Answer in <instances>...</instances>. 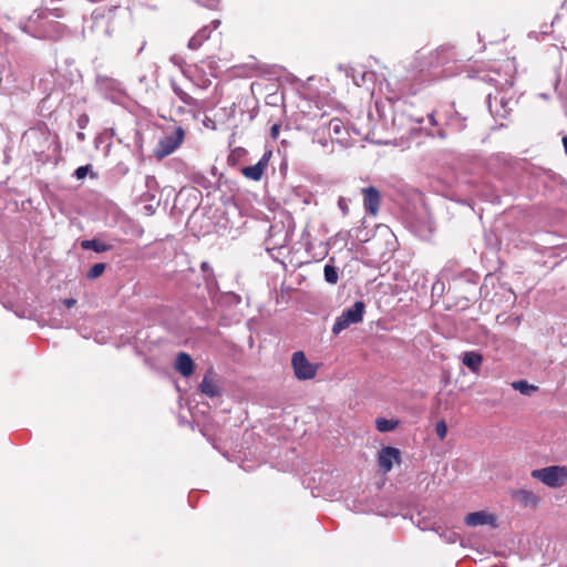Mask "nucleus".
Segmentation results:
<instances>
[{
    "instance_id": "obj_1",
    "label": "nucleus",
    "mask_w": 567,
    "mask_h": 567,
    "mask_svg": "<svg viewBox=\"0 0 567 567\" xmlns=\"http://www.w3.org/2000/svg\"><path fill=\"white\" fill-rule=\"evenodd\" d=\"M441 51L434 50L429 53H419L412 64V71L404 76H395L385 83V97L392 103V124L398 133L404 136H412L422 131L420 124L424 122L422 115L414 113V106L404 99L415 95L426 82L439 79L434 73H441Z\"/></svg>"
},
{
    "instance_id": "obj_2",
    "label": "nucleus",
    "mask_w": 567,
    "mask_h": 567,
    "mask_svg": "<svg viewBox=\"0 0 567 567\" xmlns=\"http://www.w3.org/2000/svg\"><path fill=\"white\" fill-rule=\"evenodd\" d=\"M532 477L540 481L548 487L558 488L567 483V467L550 465L543 468L533 470Z\"/></svg>"
},
{
    "instance_id": "obj_3",
    "label": "nucleus",
    "mask_w": 567,
    "mask_h": 567,
    "mask_svg": "<svg viewBox=\"0 0 567 567\" xmlns=\"http://www.w3.org/2000/svg\"><path fill=\"white\" fill-rule=\"evenodd\" d=\"M185 131L182 126H175L172 133H166L157 143L154 156L157 161L173 154L184 142Z\"/></svg>"
},
{
    "instance_id": "obj_4",
    "label": "nucleus",
    "mask_w": 567,
    "mask_h": 567,
    "mask_svg": "<svg viewBox=\"0 0 567 567\" xmlns=\"http://www.w3.org/2000/svg\"><path fill=\"white\" fill-rule=\"evenodd\" d=\"M365 305L363 301H355L351 307L344 309L340 316L336 318L332 327V333L339 334L353 323H359L363 319Z\"/></svg>"
},
{
    "instance_id": "obj_5",
    "label": "nucleus",
    "mask_w": 567,
    "mask_h": 567,
    "mask_svg": "<svg viewBox=\"0 0 567 567\" xmlns=\"http://www.w3.org/2000/svg\"><path fill=\"white\" fill-rule=\"evenodd\" d=\"M34 14H41L37 21V29H39L38 39L55 40L61 37L64 25L51 18V12L48 9L35 10Z\"/></svg>"
},
{
    "instance_id": "obj_6",
    "label": "nucleus",
    "mask_w": 567,
    "mask_h": 567,
    "mask_svg": "<svg viewBox=\"0 0 567 567\" xmlns=\"http://www.w3.org/2000/svg\"><path fill=\"white\" fill-rule=\"evenodd\" d=\"M95 83L97 90L104 97L113 103H120L126 96V92L121 82L113 78L99 74L95 79Z\"/></svg>"
},
{
    "instance_id": "obj_7",
    "label": "nucleus",
    "mask_w": 567,
    "mask_h": 567,
    "mask_svg": "<svg viewBox=\"0 0 567 567\" xmlns=\"http://www.w3.org/2000/svg\"><path fill=\"white\" fill-rule=\"evenodd\" d=\"M295 375L300 381L311 380L317 374V365L310 363L303 351H296L291 358Z\"/></svg>"
},
{
    "instance_id": "obj_8",
    "label": "nucleus",
    "mask_w": 567,
    "mask_h": 567,
    "mask_svg": "<svg viewBox=\"0 0 567 567\" xmlns=\"http://www.w3.org/2000/svg\"><path fill=\"white\" fill-rule=\"evenodd\" d=\"M437 51L442 53L440 54L441 73H434V76H452L455 74V64L460 61L455 48L452 45H442L437 48Z\"/></svg>"
},
{
    "instance_id": "obj_9",
    "label": "nucleus",
    "mask_w": 567,
    "mask_h": 567,
    "mask_svg": "<svg viewBox=\"0 0 567 567\" xmlns=\"http://www.w3.org/2000/svg\"><path fill=\"white\" fill-rule=\"evenodd\" d=\"M402 462L401 451L394 446H384L379 452L378 464L380 468L388 473L392 470L393 463Z\"/></svg>"
},
{
    "instance_id": "obj_10",
    "label": "nucleus",
    "mask_w": 567,
    "mask_h": 567,
    "mask_svg": "<svg viewBox=\"0 0 567 567\" xmlns=\"http://www.w3.org/2000/svg\"><path fill=\"white\" fill-rule=\"evenodd\" d=\"M271 156L272 152L266 151L255 165L243 167L241 174L248 179L259 182L262 178L264 172L267 168Z\"/></svg>"
},
{
    "instance_id": "obj_11",
    "label": "nucleus",
    "mask_w": 567,
    "mask_h": 567,
    "mask_svg": "<svg viewBox=\"0 0 567 567\" xmlns=\"http://www.w3.org/2000/svg\"><path fill=\"white\" fill-rule=\"evenodd\" d=\"M290 240V235L284 225L280 227L271 226L269 229V237L267 244L268 249H281L285 248Z\"/></svg>"
},
{
    "instance_id": "obj_12",
    "label": "nucleus",
    "mask_w": 567,
    "mask_h": 567,
    "mask_svg": "<svg viewBox=\"0 0 567 567\" xmlns=\"http://www.w3.org/2000/svg\"><path fill=\"white\" fill-rule=\"evenodd\" d=\"M362 192L364 196L363 205L365 212L370 215H377L381 202L380 192L374 186L363 188Z\"/></svg>"
},
{
    "instance_id": "obj_13",
    "label": "nucleus",
    "mask_w": 567,
    "mask_h": 567,
    "mask_svg": "<svg viewBox=\"0 0 567 567\" xmlns=\"http://www.w3.org/2000/svg\"><path fill=\"white\" fill-rule=\"evenodd\" d=\"M467 117L463 116L460 112L454 109V104L451 106V110L446 112L445 115V124L446 128L452 132H462L467 126L466 124Z\"/></svg>"
},
{
    "instance_id": "obj_14",
    "label": "nucleus",
    "mask_w": 567,
    "mask_h": 567,
    "mask_svg": "<svg viewBox=\"0 0 567 567\" xmlns=\"http://www.w3.org/2000/svg\"><path fill=\"white\" fill-rule=\"evenodd\" d=\"M467 526H483V525H492L496 526V517L493 514H488L484 511L473 512L465 516L464 519Z\"/></svg>"
},
{
    "instance_id": "obj_15",
    "label": "nucleus",
    "mask_w": 567,
    "mask_h": 567,
    "mask_svg": "<svg viewBox=\"0 0 567 567\" xmlns=\"http://www.w3.org/2000/svg\"><path fill=\"white\" fill-rule=\"evenodd\" d=\"M450 279L456 287H461L463 284L475 288L480 281V275L471 269H464L458 274H453Z\"/></svg>"
},
{
    "instance_id": "obj_16",
    "label": "nucleus",
    "mask_w": 567,
    "mask_h": 567,
    "mask_svg": "<svg viewBox=\"0 0 567 567\" xmlns=\"http://www.w3.org/2000/svg\"><path fill=\"white\" fill-rule=\"evenodd\" d=\"M80 246L83 250H93L97 254L111 251L114 248L113 244L103 240L100 236L92 239H84L80 243Z\"/></svg>"
},
{
    "instance_id": "obj_17",
    "label": "nucleus",
    "mask_w": 567,
    "mask_h": 567,
    "mask_svg": "<svg viewBox=\"0 0 567 567\" xmlns=\"http://www.w3.org/2000/svg\"><path fill=\"white\" fill-rule=\"evenodd\" d=\"M339 69L344 71L346 76L350 78L357 86H362L367 82V79L372 80V76H373L372 72L358 70L350 65H341L340 64Z\"/></svg>"
},
{
    "instance_id": "obj_18",
    "label": "nucleus",
    "mask_w": 567,
    "mask_h": 567,
    "mask_svg": "<svg viewBox=\"0 0 567 567\" xmlns=\"http://www.w3.org/2000/svg\"><path fill=\"white\" fill-rule=\"evenodd\" d=\"M199 391L209 399L219 398L221 395L220 388L212 379V371H208L199 383Z\"/></svg>"
},
{
    "instance_id": "obj_19",
    "label": "nucleus",
    "mask_w": 567,
    "mask_h": 567,
    "mask_svg": "<svg viewBox=\"0 0 567 567\" xmlns=\"http://www.w3.org/2000/svg\"><path fill=\"white\" fill-rule=\"evenodd\" d=\"M494 102L499 106V107H496V110H494L493 107V102H492V96L491 94L488 95V109H489V112L492 114H495L496 116H499L502 118H506L511 111H512V107L509 106V103H511V99H506L504 95L502 96H495L494 97Z\"/></svg>"
},
{
    "instance_id": "obj_20",
    "label": "nucleus",
    "mask_w": 567,
    "mask_h": 567,
    "mask_svg": "<svg viewBox=\"0 0 567 567\" xmlns=\"http://www.w3.org/2000/svg\"><path fill=\"white\" fill-rule=\"evenodd\" d=\"M462 363L472 373H478L483 363V355L477 351H465L462 354Z\"/></svg>"
},
{
    "instance_id": "obj_21",
    "label": "nucleus",
    "mask_w": 567,
    "mask_h": 567,
    "mask_svg": "<svg viewBox=\"0 0 567 567\" xmlns=\"http://www.w3.org/2000/svg\"><path fill=\"white\" fill-rule=\"evenodd\" d=\"M175 369L183 377H190L194 372V361L186 352H179L175 361Z\"/></svg>"
},
{
    "instance_id": "obj_22",
    "label": "nucleus",
    "mask_w": 567,
    "mask_h": 567,
    "mask_svg": "<svg viewBox=\"0 0 567 567\" xmlns=\"http://www.w3.org/2000/svg\"><path fill=\"white\" fill-rule=\"evenodd\" d=\"M210 25L203 27L189 39L187 48L189 50H198L210 38Z\"/></svg>"
},
{
    "instance_id": "obj_23",
    "label": "nucleus",
    "mask_w": 567,
    "mask_h": 567,
    "mask_svg": "<svg viewBox=\"0 0 567 567\" xmlns=\"http://www.w3.org/2000/svg\"><path fill=\"white\" fill-rule=\"evenodd\" d=\"M513 497L522 503L524 506H535L538 504L539 498L532 491L518 489L513 493Z\"/></svg>"
},
{
    "instance_id": "obj_24",
    "label": "nucleus",
    "mask_w": 567,
    "mask_h": 567,
    "mask_svg": "<svg viewBox=\"0 0 567 567\" xmlns=\"http://www.w3.org/2000/svg\"><path fill=\"white\" fill-rule=\"evenodd\" d=\"M39 17L42 18L43 16L34 14L33 12L27 21L20 22L19 28L21 29V31L38 39L37 32L39 31V29H37V21H39Z\"/></svg>"
},
{
    "instance_id": "obj_25",
    "label": "nucleus",
    "mask_w": 567,
    "mask_h": 567,
    "mask_svg": "<svg viewBox=\"0 0 567 567\" xmlns=\"http://www.w3.org/2000/svg\"><path fill=\"white\" fill-rule=\"evenodd\" d=\"M150 338V333L147 329H140L133 336V344L136 354L144 355V343Z\"/></svg>"
},
{
    "instance_id": "obj_26",
    "label": "nucleus",
    "mask_w": 567,
    "mask_h": 567,
    "mask_svg": "<svg viewBox=\"0 0 567 567\" xmlns=\"http://www.w3.org/2000/svg\"><path fill=\"white\" fill-rule=\"evenodd\" d=\"M398 425L399 421L396 420H389L385 417H378L375 420V429L381 433L391 432L395 430Z\"/></svg>"
},
{
    "instance_id": "obj_27",
    "label": "nucleus",
    "mask_w": 567,
    "mask_h": 567,
    "mask_svg": "<svg viewBox=\"0 0 567 567\" xmlns=\"http://www.w3.org/2000/svg\"><path fill=\"white\" fill-rule=\"evenodd\" d=\"M514 390L519 391L523 395H532L535 391H537V386L529 384L526 380H517L512 383Z\"/></svg>"
},
{
    "instance_id": "obj_28",
    "label": "nucleus",
    "mask_w": 567,
    "mask_h": 567,
    "mask_svg": "<svg viewBox=\"0 0 567 567\" xmlns=\"http://www.w3.org/2000/svg\"><path fill=\"white\" fill-rule=\"evenodd\" d=\"M346 126L343 124V122L339 118H332L330 120L328 126H327V131H328V134L330 137H339L342 132H346Z\"/></svg>"
},
{
    "instance_id": "obj_29",
    "label": "nucleus",
    "mask_w": 567,
    "mask_h": 567,
    "mask_svg": "<svg viewBox=\"0 0 567 567\" xmlns=\"http://www.w3.org/2000/svg\"><path fill=\"white\" fill-rule=\"evenodd\" d=\"M202 271L204 274V279L206 281V286L208 290L210 291L216 286V279L214 276L213 268L207 261H203L200 265Z\"/></svg>"
},
{
    "instance_id": "obj_30",
    "label": "nucleus",
    "mask_w": 567,
    "mask_h": 567,
    "mask_svg": "<svg viewBox=\"0 0 567 567\" xmlns=\"http://www.w3.org/2000/svg\"><path fill=\"white\" fill-rule=\"evenodd\" d=\"M172 90L176 96L186 105H193L195 100L188 93H186L181 86H178L175 82H172Z\"/></svg>"
},
{
    "instance_id": "obj_31",
    "label": "nucleus",
    "mask_w": 567,
    "mask_h": 567,
    "mask_svg": "<svg viewBox=\"0 0 567 567\" xmlns=\"http://www.w3.org/2000/svg\"><path fill=\"white\" fill-rule=\"evenodd\" d=\"M90 174L91 178H96L97 174L95 172H93L92 169V165L91 164H86V165H83V166H79L74 172H73V176L76 178V179H83L85 178L87 175Z\"/></svg>"
},
{
    "instance_id": "obj_32",
    "label": "nucleus",
    "mask_w": 567,
    "mask_h": 567,
    "mask_svg": "<svg viewBox=\"0 0 567 567\" xmlns=\"http://www.w3.org/2000/svg\"><path fill=\"white\" fill-rule=\"evenodd\" d=\"M323 276L324 280L328 284L334 285L338 282L339 276H338V268L327 264L323 268Z\"/></svg>"
},
{
    "instance_id": "obj_33",
    "label": "nucleus",
    "mask_w": 567,
    "mask_h": 567,
    "mask_svg": "<svg viewBox=\"0 0 567 567\" xmlns=\"http://www.w3.org/2000/svg\"><path fill=\"white\" fill-rule=\"evenodd\" d=\"M106 269V265L104 262L94 264L86 272V278L90 280L97 279Z\"/></svg>"
},
{
    "instance_id": "obj_34",
    "label": "nucleus",
    "mask_w": 567,
    "mask_h": 567,
    "mask_svg": "<svg viewBox=\"0 0 567 567\" xmlns=\"http://www.w3.org/2000/svg\"><path fill=\"white\" fill-rule=\"evenodd\" d=\"M130 172V167L126 163L124 162H118L113 168H112V173L113 175L117 176V177H124L125 175H127Z\"/></svg>"
},
{
    "instance_id": "obj_35",
    "label": "nucleus",
    "mask_w": 567,
    "mask_h": 567,
    "mask_svg": "<svg viewBox=\"0 0 567 567\" xmlns=\"http://www.w3.org/2000/svg\"><path fill=\"white\" fill-rule=\"evenodd\" d=\"M135 153L143 158V136L141 132L136 131L134 136Z\"/></svg>"
},
{
    "instance_id": "obj_36",
    "label": "nucleus",
    "mask_w": 567,
    "mask_h": 567,
    "mask_svg": "<svg viewBox=\"0 0 567 567\" xmlns=\"http://www.w3.org/2000/svg\"><path fill=\"white\" fill-rule=\"evenodd\" d=\"M145 186L147 188L146 190L157 192L158 183H157L155 176L146 175V177H145Z\"/></svg>"
},
{
    "instance_id": "obj_37",
    "label": "nucleus",
    "mask_w": 567,
    "mask_h": 567,
    "mask_svg": "<svg viewBox=\"0 0 567 567\" xmlns=\"http://www.w3.org/2000/svg\"><path fill=\"white\" fill-rule=\"evenodd\" d=\"M202 7L209 10H217L219 8V0H195Z\"/></svg>"
},
{
    "instance_id": "obj_38",
    "label": "nucleus",
    "mask_w": 567,
    "mask_h": 567,
    "mask_svg": "<svg viewBox=\"0 0 567 567\" xmlns=\"http://www.w3.org/2000/svg\"><path fill=\"white\" fill-rule=\"evenodd\" d=\"M435 433L441 440H443L446 436L447 425L444 420H441L440 422L436 423Z\"/></svg>"
},
{
    "instance_id": "obj_39",
    "label": "nucleus",
    "mask_w": 567,
    "mask_h": 567,
    "mask_svg": "<svg viewBox=\"0 0 567 567\" xmlns=\"http://www.w3.org/2000/svg\"><path fill=\"white\" fill-rule=\"evenodd\" d=\"M89 122H90L89 115L85 113L81 114L76 120L78 126L81 130H84L87 126Z\"/></svg>"
},
{
    "instance_id": "obj_40",
    "label": "nucleus",
    "mask_w": 567,
    "mask_h": 567,
    "mask_svg": "<svg viewBox=\"0 0 567 567\" xmlns=\"http://www.w3.org/2000/svg\"><path fill=\"white\" fill-rule=\"evenodd\" d=\"M338 207L344 216L349 214L348 200L344 197H339Z\"/></svg>"
},
{
    "instance_id": "obj_41",
    "label": "nucleus",
    "mask_w": 567,
    "mask_h": 567,
    "mask_svg": "<svg viewBox=\"0 0 567 567\" xmlns=\"http://www.w3.org/2000/svg\"><path fill=\"white\" fill-rule=\"evenodd\" d=\"M169 61L178 66L179 69L183 68V65L185 64V60L183 56L178 55V54H173L171 58H169Z\"/></svg>"
},
{
    "instance_id": "obj_42",
    "label": "nucleus",
    "mask_w": 567,
    "mask_h": 567,
    "mask_svg": "<svg viewBox=\"0 0 567 567\" xmlns=\"http://www.w3.org/2000/svg\"><path fill=\"white\" fill-rule=\"evenodd\" d=\"M447 130L446 126L445 127H440L436 133H427V135H431V136H437L441 140H446L447 136H449V133H447Z\"/></svg>"
},
{
    "instance_id": "obj_43",
    "label": "nucleus",
    "mask_w": 567,
    "mask_h": 567,
    "mask_svg": "<svg viewBox=\"0 0 567 567\" xmlns=\"http://www.w3.org/2000/svg\"><path fill=\"white\" fill-rule=\"evenodd\" d=\"M155 193L156 192L146 190L142 194L141 198L143 202H152L156 197Z\"/></svg>"
},
{
    "instance_id": "obj_44",
    "label": "nucleus",
    "mask_w": 567,
    "mask_h": 567,
    "mask_svg": "<svg viewBox=\"0 0 567 567\" xmlns=\"http://www.w3.org/2000/svg\"><path fill=\"white\" fill-rule=\"evenodd\" d=\"M427 120L432 126H439V122L435 116V112H431L427 114Z\"/></svg>"
},
{
    "instance_id": "obj_45",
    "label": "nucleus",
    "mask_w": 567,
    "mask_h": 567,
    "mask_svg": "<svg viewBox=\"0 0 567 567\" xmlns=\"http://www.w3.org/2000/svg\"><path fill=\"white\" fill-rule=\"evenodd\" d=\"M62 302L66 308H72L76 305L78 301L75 298H66Z\"/></svg>"
},
{
    "instance_id": "obj_46",
    "label": "nucleus",
    "mask_w": 567,
    "mask_h": 567,
    "mask_svg": "<svg viewBox=\"0 0 567 567\" xmlns=\"http://www.w3.org/2000/svg\"><path fill=\"white\" fill-rule=\"evenodd\" d=\"M144 363L150 369H156L155 362H154V360L152 358L145 357L144 358Z\"/></svg>"
},
{
    "instance_id": "obj_47",
    "label": "nucleus",
    "mask_w": 567,
    "mask_h": 567,
    "mask_svg": "<svg viewBox=\"0 0 567 567\" xmlns=\"http://www.w3.org/2000/svg\"><path fill=\"white\" fill-rule=\"evenodd\" d=\"M49 12H51V18L52 19L62 18V16H63L61 9L49 10Z\"/></svg>"
},
{
    "instance_id": "obj_48",
    "label": "nucleus",
    "mask_w": 567,
    "mask_h": 567,
    "mask_svg": "<svg viewBox=\"0 0 567 567\" xmlns=\"http://www.w3.org/2000/svg\"><path fill=\"white\" fill-rule=\"evenodd\" d=\"M209 25L212 31L216 30L220 25V20H213Z\"/></svg>"
},
{
    "instance_id": "obj_49",
    "label": "nucleus",
    "mask_w": 567,
    "mask_h": 567,
    "mask_svg": "<svg viewBox=\"0 0 567 567\" xmlns=\"http://www.w3.org/2000/svg\"><path fill=\"white\" fill-rule=\"evenodd\" d=\"M278 133H279V126L277 124L272 125V127H271V135L274 137H276Z\"/></svg>"
},
{
    "instance_id": "obj_50",
    "label": "nucleus",
    "mask_w": 567,
    "mask_h": 567,
    "mask_svg": "<svg viewBox=\"0 0 567 567\" xmlns=\"http://www.w3.org/2000/svg\"><path fill=\"white\" fill-rule=\"evenodd\" d=\"M440 287H441V289H443L444 285H443V282H439V281H437V282H435V284L433 285L432 290H433V291H435V290H440Z\"/></svg>"
},
{
    "instance_id": "obj_51",
    "label": "nucleus",
    "mask_w": 567,
    "mask_h": 567,
    "mask_svg": "<svg viewBox=\"0 0 567 567\" xmlns=\"http://www.w3.org/2000/svg\"><path fill=\"white\" fill-rule=\"evenodd\" d=\"M440 287H441V289H443L444 285H443V282H439V281H437V282H435V284L433 285L432 290H433V291H435V290H440Z\"/></svg>"
},
{
    "instance_id": "obj_52",
    "label": "nucleus",
    "mask_w": 567,
    "mask_h": 567,
    "mask_svg": "<svg viewBox=\"0 0 567 567\" xmlns=\"http://www.w3.org/2000/svg\"><path fill=\"white\" fill-rule=\"evenodd\" d=\"M561 142H563V146H564L565 153L567 154V135H565L563 137Z\"/></svg>"
},
{
    "instance_id": "obj_53",
    "label": "nucleus",
    "mask_w": 567,
    "mask_h": 567,
    "mask_svg": "<svg viewBox=\"0 0 567 567\" xmlns=\"http://www.w3.org/2000/svg\"><path fill=\"white\" fill-rule=\"evenodd\" d=\"M145 209H147L151 215L155 213V208L152 205H146Z\"/></svg>"
},
{
    "instance_id": "obj_54",
    "label": "nucleus",
    "mask_w": 567,
    "mask_h": 567,
    "mask_svg": "<svg viewBox=\"0 0 567 567\" xmlns=\"http://www.w3.org/2000/svg\"><path fill=\"white\" fill-rule=\"evenodd\" d=\"M76 137H78L79 141H84L85 135L82 132H78Z\"/></svg>"
},
{
    "instance_id": "obj_55",
    "label": "nucleus",
    "mask_w": 567,
    "mask_h": 567,
    "mask_svg": "<svg viewBox=\"0 0 567 567\" xmlns=\"http://www.w3.org/2000/svg\"><path fill=\"white\" fill-rule=\"evenodd\" d=\"M103 140V136L102 135H99L95 137V146L97 147L99 145V142Z\"/></svg>"
},
{
    "instance_id": "obj_56",
    "label": "nucleus",
    "mask_w": 567,
    "mask_h": 567,
    "mask_svg": "<svg viewBox=\"0 0 567 567\" xmlns=\"http://www.w3.org/2000/svg\"><path fill=\"white\" fill-rule=\"evenodd\" d=\"M287 169V163L286 162H282L281 165H280V171H286Z\"/></svg>"
},
{
    "instance_id": "obj_57",
    "label": "nucleus",
    "mask_w": 567,
    "mask_h": 567,
    "mask_svg": "<svg viewBox=\"0 0 567 567\" xmlns=\"http://www.w3.org/2000/svg\"><path fill=\"white\" fill-rule=\"evenodd\" d=\"M557 20H558V17H555L554 21H551V24H555V21H557Z\"/></svg>"
},
{
    "instance_id": "obj_58",
    "label": "nucleus",
    "mask_w": 567,
    "mask_h": 567,
    "mask_svg": "<svg viewBox=\"0 0 567 567\" xmlns=\"http://www.w3.org/2000/svg\"><path fill=\"white\" fill-rule=\"evenodd\" d=\"M557 20H558V17H555L554 21H551V24H555V21H557Z\"/></svg>"
},
{
    "instance_id": "obj_59",
    "label": "nucleus",
    "mask_w": 567,
    "mask_h": 567,
    "mask_svg": "<svg viewBox=\"0 0 567 567\" xmlns=\"http://www.w3.org/2000/svg\"><path fill=\"white\" fill-rule=\"evenodd\" d=\"M557 20H558V17H555L554 21H551V24H555V21H557Z\"/></svg>"
}]
</instances>
